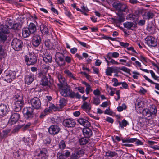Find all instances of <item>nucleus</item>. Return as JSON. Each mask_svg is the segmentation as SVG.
Returning a JSON list of instances; mask_svg holds the SVG:
<instances>
[{"label": "nucleus", "instance_id": "nucleus-50", "mask_svg": "<svg viewBox=\"0 0 159 159\" xmlns=\"http://www.w3.org/2000/svg\"><path fill=\"white\" fill-rule=\"evenodd\" d=\"M14 98L15 99V100H16V101H22L23 97L20 94L16 95Z\"/></svg>", "mask_w": 159, "mask_h": 159}, {"label": "nucleus", "instance_id": "nucleus-59", "mask_svg": "<svg viewBox=\"0 0 159 159\" xmlns=\"http://www.w3.org/2000/svg\"><path fill=\"white\" fill-rule=\"evenodd\" d=\"M132 73L134 74L132 76L133 78L137 79L138 78V75H140L139 73L136 71H133Z\"/></svg>", "mask_w": 159, "mask_h": 159}, {"label": "nucleus", "instance_id": "nucleus-28", "mask_svg": "<svg viewBox=\"0 0 159 159\" xmlns=\"http://www.w3.org/2000/svg\"><path fill=\"white\" fill-rule=\"evenodd\" d=\"M40 30L42 34H47L49 31L45 25H41L40 26Z\"/></svg>", "mask_w": 159, "mask_h": 159}, {"label": "nucleus", "instance_id": "nucleus-5", "mask_svg": "<svg viewBox=\"0 0 159 159\" xmlns=\"http://www.w3.org/2000/svg\"><path fill=\"white\" fill-rule=\"evenodd\" d=\"M16 78V73L15 71L6 70L2 78L3 80L8 83H11Z\"/></svg>", "mask_w": 159, "mask_h": 159}, {"label": "nucleus", "instance_id": "nucleus-53", "mask_svg": "<svg viewBox=\"0 0 159 159\" xmlns=\"http://www.w3.org/2000/svg\"><path fill=\"white\" fill-rule=\"evenodd\" d=\"M41 40H32V44L34 46L38 47L41 43Z\"/></svg>", "mask_w": 159, "mask_h": 159}, {"label": "nucleus", "instance_id": "nucleus-22", "mask_svg": "<svg viewBox=\"0 0 159 159\" xmlns=\"http://www.w3.org/2000/svg\"><path fill=\"white\" fill-rule=\"evenodd\" d=\"M117 14L118 16V17L115 19V22L116 25L118 26L119 25L120 23H121L124 21L125 17L123 13H117Z\"/></svg>", "mask_w": 159, "mask_h": 159}, {"label": "nucleus", "instance_id": "nucleus-11", "mask_svg": "<svg viewBox=\"0 0 159 159\" xmlns=\"http://www.w3.org/2000/svg\"><path fill=\"white\" fill-rule=\"evenodd\" d=\"M63 126L66 128H73L75 126L76 122L72 118H68L64 119L62 122Z\"/></svg>", "mask_w": 159, "mask_h": 159}, {"label": "nucleus", "instance_id": "nucleus-20", "mask_svg": "<svg viewBox=\"0 0 159 159\" xmlns=\"http://www.w3.org/2000/svg\"><path fill=\"white\" fill-rule=\"evenodd\" d=\"M34 76L33 74L29 73H27L24 78L25 82L27 84H30L34 80Z\"/></svg>", "mask_w": 159, "mask_h": 159}, {"label": "nucleus", "instance_id": "nucleus-51", "mask_svg": "<svg viewBox=\"0 0 159 159\" xmlns=\"http://www.w3.org/2000/svg\"><path fill=\"white\" fill-rule=\"evenodd\" d=\"M112 81L114 82L113 84L114 86L116 87L120 85V82H119L118 80L116 78H113L112 80Z\"/></svg>", "mask_w": 159, "mask_h": 159}, {"label": "nucleus", "instance_id": "nucleus-60", "mask_svg": "<svg viewBox=\"0 0 159 159\" xmlns=\"http://www.w3.org/2000/svg\"><path fill=\"white\" fill-rule=\"evenodd\" d=\"M48 112V111H45V109L44 111L41 112L40 115L39 116V118L41 119L43 118L47 114V113Z\"/></svg>", "mask_w": 159, "mask_h": 159}, {"label": "nucleus", "instance_id": "nucleus-62", "mask_svg": "<svg viewBox=\"0 0 159 159\" xmlns=\"http://www.w3.org/2000/svg\"><path fill=\"white\" fill-rule=\"evenodd\" d=\"M65 14L68 16V17L70 18H72V16L71 12L67 10L66 9H65Z\"/></svg>", "mask_w": 159, "mask_h": 159}, {"label": "nucleus", "instance_id": "nucleus-55", "mask_svg": "<svg viewBox=\"0 0 159 159\" xmlns=\"http://www.w3.org/2000/svg\"><path fill=\"white\" fill-rule=\"evenodd\" d=\"M115 41L118 42L120 43V45L121 46L124 47H127L129 45V44L128 43H124L123 42H120L119 40H115Z\"/></svg>", "mask_w": 159, "mask_h": 159}, {"label": "nucleus", "instance_id": "nucleus-8", "mask_svg": "<svg viewBox=\"0 0 159 159\" xmlns=\"http://www.w3.org/2000/svg\"><path fill=\"white\" fill-rule=\"evenodd\" d=\"M64 55L59 52H57L55 54V61L60 66L64 65L65 63L64 61Z\"/></svg>", "mask_w": 159, "mask_h": 159}, {"label": "nucleus", "instance_id": "nucleus-29", "mask_svg": "<svg viewBox=\"0 0 159 159\" xmlns=\"http://www.w3.org/2000/svg\"><path fill=\"white\" fill-rule=\"evenodd\" d=\"M81 108L84 111L88 112V113L89 114V104L85 101H84L83 104L81 106Z\"/></svg>", "mask_w": 159, "mask_h": 159}, {"label": "nucleus", "instance_id": "nucleus-9", "mask_svg": "<svg viewBox=\"0 0 159 159\" xmlns=\"http://www.w3.org/2000/svg\"><path fill=\"white\" fill-rule=\"evenodd\" d=\"M34 110L30 107H27L23 109V113L25 117L27 119L33 117Z\"/></svg>", "mask_w": 159, "mask_h": 159}, {"label": "nucleus", "instance_id": "nucleus-54", "mask_svg": "<svg viewBox=\"0 0 159 159\" xmlns=\"http://www.w3.org/2000/svg\"><path fill=\"white\" fill-rule=\"evenodd\" d=\"M82 83L85 85L86 87V92L87 94H88L89 92V85L88 83L85 81H83Z\"/></svg>", "mask_w": 159, "mask_h": 159}, {"label": "nucleus", "instance_id": "nucleus-52", "mask_svg": "<svg viewBox=\"0 0 159 159\" xmlns=\"http://www.w3.org/2000/svg\"><path fill=\"white\" fill-rule=\"evenodd\" d=\"M144 10V9L142 8H138L136 10L135 14L138 16H139L143 13Z\"/></svg>", "mask_w": 159, "mask_h": 159}, {"label": "nucleus", "instance_id": "nucleus-44", "mask_svg": "<svg viewBox=\"0 0 159 159\" xmlns=\"http://www.w3.org/2000/svg\"><path fill=\"white\" fill-rule=\"evenodd\" d=\"M59 106L61 108L64 106L66 103V101L64 98L60 99L59 101Z\"/></svg>", "mask_w": 159, "mask_h": 159}, {"label": "nucleus", "instance_id": "nucleus-36", "mask_svg": "<svg viewBox=\"0 0 159 159\" xmlns=\"http://www.w3.org/2000/svg\"><path fill=\"white\" fill-rule=\"evenodd\" d=\"M143 77L145 80L149 82L152 84H155V88L157 90H159V84L155 83L146 75L143 76Z\"/></svg>", "mask_w": 159, "mask_h": 159}, {"label": "nucleus", "instance_id": "nucleus-39", "mask_svg": "<svg viewBox=\"0 0 159 159\" xmlns=\"http://www.w3.org/2000/svg\"><path fill=\"white\" fill-rule=\"evenodd\" d=\"M106 61L108 63V65L109 63H110L112 64H118L119 63L117 61H116L114 59L111 58L110 57H107V58H105Z\"/></svg>", "mask_w": 159, "mask_h": 159}, {"label": "nucleus", "instance_id": "nucleus-13", "mask_svg": "<svg viewBox=\"0 0 159 159\" xmlns=\"http://www.w3.org/2000/svg\"><path fill=\"white\" fill-rule=\"evenodd\" d=\"M20 115L18 113H13L11 116L8 123L10 125L15 124L20 118Z\"/></svg>", "mask_w": 159, "mask_h": 159}, {"label": "nucleus", "instance_id": "nucleus-35", "mask_svg": "<svg viewBox=\"0 0 159 159\" xmlns=\"http://www.w3.org/2000/svg\"><path fill=\"white\" fill-rule=\"evenodd\" d=\"M23 140L29 146L33 144V141L30 137L27 138L24 137L23 138Z\"/></svg>", "mask_w": 159, "mask_h": 159}, {"label": "nucleus", "instance_id": "nucleus-43", "mask_svg": "<svg viewBox=\"0 0 159 159\" xmlns=\"http://www.w3.org/2000/svg\"><path fill=\"white\" fill-rule=\"evenodd\" d=\"M124 27L127 29H130L133 26V24L132 22H127L124 23Z\"/></svg>", "mask_w": 159, "mask_h": 159}, {"label": "nucleus", "instance_id": "nucleus-21", "mask_svg": "<svg viewBox=\"0 0 159 159\" xmlns=\"http://www.w3.org/2000/svg\"><path fill=\"white\" fill-rule=\"evenodd\" d=\"M31 125V123L30 122H28L25 125V123H24L23 122L20 121L19 125L15 127L14 129L16 131L18 130L22 127H24V130H26L29 128Z\"/></svg>", "mask_w": 159, "mask_h": 159}, {"label": "nucleus", "instance_id": "nucleus-7", "mask_svg": "<svg viewBox=\"0 0 159 159\" xmlns=\"http://www.w3.org/2000/svg\"><path fill=\"white\" fill-rule=\"evenodd\" d=\"M25 61L28 65H33L37 62V58L34 53H29L25 57Z\"/></svg>", "mask_w": 159, "mask_h": 159}, {"label": "nucleus", "instance_id": "nucleus-3", "mask_svg": "<svg viewBox=\"0 0 159 159\" xmlns=\"http://www.w3.org/2000/svg\"><path fill=\"white\" fill-rule=\"evenodd\" d=\"M113 8L118 12L117 13L125 12L128 13L129 11L128 6L125 4L120 2H115L112 4Z\"/></svg>", "mask_w": 159, "mask_h": 159}, {"label": "nucleus", "instance_id": "nucleus-40", "mask_svg": "<svg viewBox=\"0 0 159 159\" xmlns=\"http://www.w3.org/2000/svg\"><path fill=\"white\" fill-rule=\"evenodd\" d=\"M147 29L150 33H153L155 30V26L152 24H148Z\"/></svg>", "mask_w": 159, "mask_h": 159}, {"label": "nucleus", "instance_id": "nucleus-45", "mask_svg": "<svg viewBox=\"0 0 159 159\" xmlns=\"http://www.w3.org/2000/svg\"><path fill=\"white\" fill-rule=\"evenodd\" d=\"M149 109L145 108L142 110V114L144 116H147L148 117H151L149 113Z\"/></svg>", "mask_w": 159, "mask_h": 159}, {"label": "nucleus", "instance_id": "nucleus-27", "mask_svg": "<svg viewBox=\"0 0 159 159\" xmlns=\"http://www.w3.org/2000/svg\"><path fill=\"white\" fill-rule=\"evenodd\" d=\"M77 122L81 125L84 127L89 125V122L83 118H80L78 119Z\"/></svg>", "mask_w": 159, "mask_h": 159}, {"label": "nucleus", "instance_id": "nucleus-31", "mask_svg": "<svg viewBox=\"0 0 159 159\" xmlns=\"http://www.w3.org/2000/svg\"><path fill=\"white\" fill-rule=\"evenodd\" d=\"M3 46H0V60H4L6 57L7 53L4 51V50L2 48Z\"/></svg>", "mask_w": 159, "mask_h": 159}, {"label": "nucleus", "instance_id": "nucleus-48", "mask_svg": "<svg viewBox=\"0 0 159 159\" xmlns=\"http://www.w3.org/2000/svg\"><path fill=\"white\" fill-rule=\"evenodd\" d=\"M66 147L65 142L63 140H61L59 144V148L61 150H63Z\"/></svg>", "mask_w": 159, "mask_h": 159}, {"label": "nucleus", "instance_id": "nucleus-56", "mask_svg": "<svg viewBox=\"0 0 159 159\" xmlns=\"http://www.w3.org/2000/svg\"><path fill=\"white\" fill-rule=\"evenodd\" d=\"M13 28L14 29L19 30L21 28V25L20 24H16L13 25Z\"/></svg>", "mask_w": 159, "mask_h": 159}, {"label": "nucleus", "instance_id": "nucleus-4", "mask_svg": "<svg viewBox=\"0 0 159 159\" xmlns=\"http://www.w3.org/2000/svg\"><path fill=\"white\" fill-rule=\"evenodd\" d=\"M36 30L35 25L33 23H30L28 27L24 28L22 30V36L24 38L28 37L31 34L35 32Z\"/></svg>", "mask_w": 159, "mask_h": 159}, {"label": "nucleus", "instance_id": "nucleus-33", "mask_svg": "<svg viewBox=\"0 0 159 159\" xmlns=\"http://www.w3.org/2000/svg\"><path fill=\"white\" fill-rule=\"evenodd\" d=\"M59 107L57 106H56L54 104L51 103L49 105L48 107L45 109V111L48 112H50L52 110H56L59 109Z\"/></svg>", "mask_w": 159, "mask_h": 159}, {"label": "nucleus", "instance_id": "nucleus-1", "mask_svg": "<svg viewBox=\"0 0 159 159\" xmlns=\"http://www.w3.org/2000/svg\"><path fill=\"white\" fill-rule=\"evenodd\" d=\"M59 89L61 95L65 97H69L71 98H76L79 99L81 98V96L78 93H75L69 86H62Z\"/></svg>", "mask_w": 159, "mask_h": 159}, {"label": "nucleus", "instance_id": "nucleus-26", "mask_svg": "<svg viewBox=\"0 0 159 159\" xmlns=\"http://www.w3.org/2000/svg\"><path fill=\"white\" fill-rule=\"evenodd\" d=\"M10 131L11 129H7L3 130L2 133L0 132V140L1 141L3 139L6 138Z\"/></svg>", "mask_w": 159, "mask_h": 159}, {"label": "nucleus", "instance_id": "nucleus-64", "mask_svg": "<svg viewBox=\"0 0 159 159\" xmlns=\"http://www.w3.org/2000/svg\"><path fill=\"white\" fill-rule=\"evenodd\" d=\"M77 153L75 152L74 153H72L71 155V158L72 159H77L79 157V156H78V154Z\"/></svg>", "mask_w": 159, "mask_h": 159}, {"label": "nucleus", "instance_id": "nucleus-32", "mask_svg": "<svg viewBox=\"0 0 159 159\" xmlns=\"http://www.w3.org/2000/svg\"><path fill=\"white\" fill-rule=\"evenodd\" d=\"M89 125L84 127L83 129V132L84 136L89 138Z\"/></svg>", "mask_w": 159, "mask_h": 159}, {"label": "nucleus", "instance_id": "nucleus-57", "mask_svg": "<svg viewBox=\"0 0 159 159\" xmlns=\"http://www.w3.org/2000/svg\"><path fill=\"white\" fill-rule=\"evenodd\" d=\"M45 46L48 47H52L53 45L51 43L50 40H45Z\"/></svg>", "mask_w": 159, "mask_h": 159}, {"label": "nucleus", "instance_id": "nucleus-19", "mask_svg": "<svg viewBox=\"0 0 159 159\" xmlns=\"http://www.w3.org/2000/svg\"><path fill=\"white\" fill-rule=\"evenodd\" d=\"M24 104L23 101H15L14 102L13 109L14 111L16 112L20 111L21 109Z\"/></svg>", "mask_w": 159, "mask_h": 159}, {"label": "nucleus", "instance_id": "nucleus-46", "mask_svg": "<svg viewBox=\"0 0 159 159\" xmlns=\"http://www.w3.org/2000/svg\"><path fill=\"white\" fill-rule=\"evenodd\" d=\"M105 73L106 75L107 76H111L112 73H113L112 67H107Z\"/></svg>", "mask_w": 159, "mask_h": 159}, {"label": "nucleus", "instance_id": "nucleus-42", "mask_svg": "<svg viewBox=\"0 0 159 159\" xmlns=\"http://www.w3.org/2000/svg\"><path fill=\"white\" fill-rule=\"evenodd\" d=\"M118 122L119 123V126L122 128L124 127H125L128 124V123L127 121L125 119H123L121 122L118 121Z\"/></svg>", "mask_w": 159, "mask_h": 159}, {"label": "nucleus", "instance_id": "nucleus-61", "mask_svg": "<svg viewBox=\"0 0 159 159\" xmlns=\"http://www.w3.org/2000/svg\"><path fill=\"white\" fill-rule=\"evenodd\" d=\"M104 113L106 114L111 115L112 114V111L110 110V107H108L105 110V111L104 112Z\"/></svg>", "mask_w": 159, "mask_h": 159}, {"label": "nucleus", "instance_id": "nucleus-47", "mask_svg": "<svg viewBox=\"0 0 159 159\" xmlns=\"http://www.w3.org/2000/svg\"><path fill=\"white\" fill-rule=\"evenodd\" d=\"M149 72L151 74V76L155 80L159 81V77L156 76L155 73L152 70H150Z\"/></svg>", "mask_w": 159, "mask_h": 159}, {"label": "nucleus", "instance_id": "nucleus-23", "mask_svg": "<svg viewBox=\"0 0 159 159\" xmlns=\"http://www.w3.org/2000/svg\"><path fill=\"white\" fill-rule=\"evenodd\" d=\"M43 61L46 63H51L52 62V57L51 55L48 53H45L43 55Z\"/></svg>", "mask_w": 159, "mask_h": 159}, {"label": "nucleus", "instance_id": "nucleus-17", "mask_svg": "<svg viewBox=\"0 0 159 159\" xmlns=\"http://www.w3.org/2000/svg\"><path fill=\"white\" fill-rule=\"evenodd\" d=\"M56 76L59 82L57 84L59 88L62 87L64 85L67 84L65 78L63 77L61 74L59 73H56Z\"/></svg>", "mask_w": 159, "mask_h": 159}, {"label": "nucleus", "instance_id": "nucleus-38", "mask_svg": "<svg viewBox=\"0 0 159 159\" xmlns=\"http://www.w3.org/2000/svg\"><path fill=\"white\" fill-rule=\"evenodd\" d=\"M48 70V66H43L42 70L39 72L38 74L41 75V74H43L45 75H47Z\"/></svg>", "mask_w": 159, "mask_h": 159}, {"label": "nucleus", "instance_id": "nucleus-58", "mask_svg": "<svg viewBox=\"0 0 159 159\" xmlns=\"http://www.w3.org/2000/svg\"><path fill=\"white\" fill-rule=\"evenodd\" d=\"M119 69L127 73H129L130 71V69L125 66H123L121 68L119 67Z\"/></svg>", "mask_w": 159, "mask_h": 159}, {"label": "nucleus", "instance_id": "nucleus-12", "mask_svg": "<svg viewBox=\"0 0 159 159\" xmlns=\"http://www.w3.org/2000/svg\"><path fill=\"white\" fill-rule=\"evenodd\" d=\"M11 45L15 51H19L22 49L23 43L22 40H12Z\"/></svg>", "mask_w": 159, "mask_h": 159}, {"label": "nucleus", "instance_id": "nucleus-37", "mask_svg": "<svg viewBox=\"0 0 159 159\" xmlns=\"http://www.w3.org/2000/svg\"><path fill=\"white\" fill-rule=\"evenodd\" d=\"M145 43L150 46L155 47L157 45V40H145Z\"/></svg>", "mask_w": 159, "mask_h": 159}, {"label": "nucleus", "instance_id": "nucleus-15", "mask_svg": "<svg viewBox=\"0 0 159 159\" xmlns=\"http://www.w3.org/2000/svg\"><path fill=\"white\" fill-rule=\"evenodd\" d=\"M121 140L123 143L126 142L133 143L135 142L137 145H143V143L141 141L136 138L129 137L125 139H122Z\"/></svg>", "mask_w": 159, "mask_h": 159}, {"label": "nucleus", "instance_id": "nucleus-41", "mask_svg": "<svg viewBox=\"0 0 159 159\" xmlns=\"http://www.w3.org/2000/svg\"><path fill=\"white\" fill-rule=\"evenodd\" d=\"M106 156L107 157H114L117 155V154L114 152L108 151L106 152Z\"/></svg>", "mask_w": 159, "mask_h": 159}, {"label": "nucleus", "instance_id": "nucleus-63", "mask_svg": "<svg viewBox=\"0 0 159 159\" xmlns=\"http://www.w3.org/2000/svg\"><path fill=\"white\" fill-rule=\"evenodd\" d=\"M105 120L106 121L111 124L113 123L114 121L113 119L109 117H107L106 119Z\"/></svg>", "mask_w": 159, "mask_h": 159}, {"label": "nucleus", "instance_id": "nucleus-49", "mask_svg": "<svg viewBox=\"0 0 159 159\" xmlns=\"http://www.w3.org/2000/svg\"><path fill=\"white\" fill-rule=\"evenodd\" d=\"M100 103V100L99 98L97 97H94L93 99V103L95 104L96 105H98Z\"/></svg>", "mask_w": 159, "mask_h": 159}, {"label": "nucleus", "instance_id": "nucleus-25", "mask_svg": "<svg viewBox=\"0 0 159 159\" xmlns=\"http://www.w3.org/2000/svg\"><path fill=\"white\" fill-rule=\"evenodd\" d=\"M154 16V14L150 11L145 12L144 14L143 15L144 19L147 20H149L152 18Z\"/></svg>", "mask_w": 159, "mask_h": 159}, {"label": "nucleus", "instance_id": "nucleus-34", "mask_svg": "<svg viewBox=\"0 0 159 159\" xmlns=\"http://www.w3.org/2000/svg\"><path fill=\"white\" fill-rule=\"evenodd\" d=\"M89 140V138L88 137L82 138L79 139V142L80 145H84L87 144Z\"/></svg>", "mask_w": 159, "mask_h": 159}, {"label": "nucleus", "instance_id": "nucleus-14", "mask_svg": "<svg viewBox=\"0 0 159 159\" xmlns=\"http://www.w3.org/2000/svg\"><path fill=\"white\" fill-rule=\"evenodd\" d=\"M38 159H47L48 156V150L45 148L39 149V152L37 155Z\"/></svg>", "mask_w": 159, "mask_h": 159}, {"label": "nucleus", "instance_id": "nucleus-16", "mask_svg": "<svg viewBox=\"0 0 159 159\" xmlns=\"http://www.w3.org/2000/svg\"><path fill=\"white\" fill-rule=\"evenodd\" d=\"M60 129L59 126L56 125H52L48 129V131L51 135H54L57 134L60 131Z\"/></svg>", "mask_w": 159, "mask_h": 159}, {"label": "nucleus", "instance_id": "nucleus-6", "mask_svg": "<svg viewBox=\"0 0 159 159\" xmlns=\"http://www.w3.org/2000/svg\"><path fill=\"white\" fill-rule=\"evenodd\" d=\"M12 26L8 27V25H4L2 24L0 25V39L6 40L7 38V34L9 33V29H12Z\"/></svg>", "mask_w": 159, "mask_h": 159}, {"label": "nucleus", "instance_id": "nucleus-30", "mask_svg": "<svg viewBox=\"0 0 159 159\" xmlns=\"http://www.w3.org/2000/svg\"><path fill=\"white\" fill-rule=\"evenodd\" d=\"M64 73L66 76L70 79H73L74 80H76L74 75L69 70L66 69L64 71Z\"/></svg>", "mask_w": 159, "mask_h": 159}, {"label": "nucleus", "instance_id": "nucleus-10", "mask_svg": "<svg viewBox=\"0 0 159 159\" xmlns=\"http://www.w3.org/2000/svg\"><path fill=\"white\" fill-rule=\"evenodd\" d=\"M32 107L34 109H39L41 107V103L40 99L37 97H35L30 101Z\"/></svg>", "mask_w": 159, "mask_h": 159}, {"label": "nucleus", "instance_id": "nucleus-24", "mask_svg": "<svg viewBox=\"0 0 159 159\" xmlns=\"http://www.w3.org/2000/svg\"><path fill=\"white\" fill-rule=\"evenodd\" d=\"M149 110L151 117H155L156 116L157 109L155 106H151Z\"/></svg>", "mask_w": 159, "mask_h": 159}, {"label": "nucleus", "instance_id": "nucleus-18", "mask_svg": "<svg viewBox=\"0 0 159 159\" xmlns=\"http://www.w3.org/2000/svg\"><path fill=\"white\" fill-rule=\"evenodd\" d=\"M9 111V107L7 105L4 104H0V116H4Z\"/></svg>", "mask_w": 159, "mask_h": 159}, {"label": "nucleus", "instance_id": "nucleus-2", "mask_svg": "<svg viewBox=\"0 0 159 159\" xmlns=\"http://www.w3.org/2000/svg\"><path fill=\"white\" fill-rule=\"evenodd\" d=\"M47 75L38 74V77L40 79V84L44 87H46L47 89L49 91H52L55 89V86L53 83L49 81L47 77Z\"/></svg>", "mask_w": 159, "mask_h": 159}]
</instances>
